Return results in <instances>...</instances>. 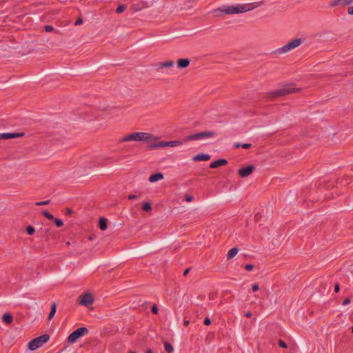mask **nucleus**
I'll return each mask as SVG.
<instances>
[{
    "label": "nucleus",
    "mask_w": 353,
    "mask_h": 353,
    "mask_svg": "<svg viewBox=\"0 0 353 353\" xmlns=\"http://www.w3.org/2000/svg\"><path fill=\"white\" fill-rule=\"evenodd\" d=\"M256 8L254 3L223 6L213 11L214 16L221 17L223 14H234L244 13Z\"/></svg>",
    "instance_id": "1"
},
{
    "label": "nucleus",
    "mask_w": 353,
    "mask_h": 353,
    "mask_svg": "<svg viewBox=\"0 0 353 353\" xmlns=\"http://www.w3.org/2000/svg\"><path fill=\"white\" fill-rule=\"evenodd\" d=\"M159 138L150 133L136 132L129 134L122 138L121 140L122 142H129L132 141H143L145 143H152L157 141Z\"/></svg>",
    "instance_id": "2"
},
{
    "label": "nucleus",
    "mask_w": 353,
    "mask_h": 353,
    "mask_svg": "<svg viewBox=\"0 0 353 353\" xmlns=\"http://www.w3.org/2000/svg\"><path fill=\"white\" fill-rule=\"evenodd\" d=\"M49 339L50 336L48 334H43L37 337L28 343V348L32 351L35 350L43 346Z\"/></svg>",
    "instance_id": "3"
},
{
    "label": "nucleus",
    "mask_w": 353,
    "mask_h": 353,
    "mask_svg": "<svg viewBox=\"0 0 353 353\" xmlns=\"http://www.w3.org/2000/svg\"><path fill=\"white\" fill-rule=\"evenodd\" d=\"M301 44V40L300 39H295L288 42L286 45L283 46V47L277 49L276 52L278 54H284L299 47Z\"/></svg>",
    "instance_id": "4"
},
{
    "label": "nucleus",
    "mask_w": 353,
    "mask_h": 353,
    "mask_svg": "<svg viewBox=\"0 0 353 353\" xmlns=\"http://www.w3.org/2000/svg\"><path fill=\"white\" fill-rule=\"evenodd\" d=\"M88 334V330L85 327H79L77 330H75L74 332H72L68 336V341L70 343H75L78 339L80 337Z\"/></svg>",
    "instance_id": "5"
},
{
    "label": "nucleus",
    "mask_w": 353,
    "mask_h": 353,
    "mask_svg": "<svg viewBox=\"0 0 353 353\" xmlns=\"http://www.w3.org/2000/svg\"><path fill=\"white\" fill-rule=\"evenodd\" d=\"M299 90L298 88H294L291 86H286L283 88L279 89L269 94L270 98H276L286 94H292Z\"/></svg>",
    "instance_id": "6"
},
{
    "label": "nucleus",
    "mask_w": 353,
    "mask_h": 353,
    "mask_svg": "<svg viewBox=\"0 0 353 353\" xmlns=\"http://www.w3.org/2000/svg\"><path fill=\"white\" fill-rule=\"evenodd\" d=\"M215 136V133L210 131L199 132L187 136L185 141H195L199 139H204Z\"/></svg>",
    "instance_id": "7"
},
{
    "label": "nucleus",
    "mask_w": 353,
    "mask_h": 353,
    "mask_svg": "<svg viewBox=\"0 0 353 353\" xmlns=\"http://www.w3.org/2000/svg\"><path fill=\"white\" fill-rule=\"evenodd\" d=\"M182 144L181 141H160L156 143H151L150 145V149H157L165 146L176 147Z\"/></svg>",
    "instance_id": "8"
},
{
    "label": "nucleus",
    "mask_w": 353,
    "mask_h": 353,
    "mask_svg": "<svg viewBox=\"0 0 353 353\" xmlns=\"http://www.w3.org/2000/svg\"><path fill=\"white\" fill-rule=\"evenodd\" d=\"M94 302V298L92 294L87 292L79 297V304L85 307H89Z\"/></svg>",
    "instance_id": "9"
},
{
    "label": "nucleus",
    "mask_w": 353,
    "mask_h": 353,
    "mask_svg": "<svg viewBox=\"0 0 353 353\" xmlns=\"http://www.w3.org/2000/svg\"><path fill=\"white\" fill-rule=\"evenodd\" d=\"M254 165H250L247 167L240 168L238 171V174L241 177L245 178L250 175L254 171Z\"/></svg>",
    "instance_id": "10"
},
{
    "label": "nucleus",
    "mask_w": 353,
    "mask_h": 353,
    "mask_svg": "<svg viewBox=\"0 0 353 353\" xmlns=\"http://www.w3.org/2000/svg\"><path fill=\"white\" fill-rule=\"evenodd\" d=\"M353 2V0H333L330 3V6H346L350 5Z\"/></svg>",
    "instance_id": "11"
},
{
    "label": "nucleus",
    "mask_w": 353,
    "mask_h": 353,
    "mask_svg": "<svg viewBox=\"0 0 353 353\" xmlns=\"http://www.w3.org/2000/svg\"><path fill=\"white\" fill-rule=\"evenodd\" d=\"M228 163V161L225 159H221L217 161H213L211 163L210 167L211 168H217L221 166H223Z\"/></svg>",
    "instance_id": "12"
},
{
    "label": "nucleus",
    "mask_w": 353,
    "mask_h": 353,
    "mask_svg": "<svg viewBox=\"0 0 353 353\" xmlns=\"http://www.w3.org/2000/svg\"><path fill=\"white\" fill-rule=\"evenodd\" d=\"M210 159V156L209 154H199L195 155L192 160L194 161H206Z\"/></svg>",
    "instance_id": "13"
},
{
    "label": "nucleus",
    "mask_w": 353,
    "mask_h": 353,
    "mask_svg": "<svg viewBox=\"0 0 353 353\" xmlns=\"http://www.w3.org/2000/svg\"><path fill=\"white\" fill-rule=\"evenodd\" d=\"M19 136L20 134L17 133H0V139H10Z\"/></svg>",
    "instance_id": "14"
},
{
    "label": "nucleus",
    "mask_w": 353,
    "mask_h": 353,
    "mask_svg": "<svg viewBox=\"0 0 353 353\" xmlns=\"http://www.w3.org/2000/svg\"><path fill=\"white\" fill-rule=\"evenodd\" d=\"M163 179V175L161 173H156L154 174L150 175L149 177V181L151 183H154L158 181H160Z\"/></svg>",
    "instance_id": "15"
},
{
    "label": "nucleus",
    "mask_w": 353,
    "mask_h": 353,
    "mask_svg": "<svg viewBox=\"0 0 353 353\" xmlns=\"http://www.w3.org/2000/svg\"><path fill=\"white\" fill-rule=\"evenodd\" d=\"M190 64V61L188 59H181L178 61V67L180 68H185Z\"/></svg>",
    "instance_id": "16"
},
{
    "label": "nucleus",
    "mask_w": 353,
    "mask_h": 353,
    "mask_svg": "<svg viewBox=\"0 0 353 353\" xmlns=\"http://www.w3.org/2000/svg\"><path fill=\"white\" fill-rule=\"evenodd\" d=\"M174 63L173 61H166L160 63L159 66L160 68H171V67L174 66Z\"/></svg>",
    "instance_id": "17"
},
{
    "label": "nucleus",
    "mask_w": 353,
    "mask_h": 353,
    "mask_svg": "<svg viewBox=\"0 0 353 353\" xmlns=\"http://www.w3.org/2000/svg\"><path fill=\"white\" fill-rule=\"evenodd\" d=\"M99 225L101 230H105L107 229V219L103 217L100 218Z\"/></svg>",
    "instance_id": "18"
},
{
    "label": "nucleus",
    "mask_w": 353,
    "mask_h": 353,
    "mask_svg": "<svg viewBox=\"0 0 353 353\" xmlns=\"http://www.w3.org/2000/svg\"><path fill=\"white\" fill-rule=\"evenodd\" d=\"M2 321L6 324H10L12 321V316L8 313H6L2 316Z\"/></svg>",
    "instance_id": "19"
},
{
    "label": "nucleus",
    "mask_w": 353,
    "mask_h": 353,
    "mask_svg": "<svg viewBox=\"0 0 353 353\" xmlns=\"http://www.w3.org/2000/svg\"><path fill=\"white\" fill-rule=\"evenodd\" d=\"M238 248H233L228 253V259H231L234 258L238 253Z\"/></svg>",
    "instance_id": "20"
},
{
    "label": "nucleus",
    "mask_w": 353,
    "mask_h": 353,
    "mask_svg": "<svg viewBox=\"0 0 353 353\" xmlns=\"http://www.w3.org/2000/svg\"><path fill=\"white\" fill-rule=\"evenodd\" d=\"M56 311H57V305H56L55 303H54L52 305V306H51V310H50V313L48 314V318L49 320L52 319L54 317V314L56 313Z\"/></svg>",
    "instance_id": "21"
},
{
    "label": "nucleus",
    "mask_w": 353,
    "mask_h": 353,
    "mask_svg": "<svg viewBox=\"0 0 353 353\" xmlns=\"http://www.w3.org/2000/svg\"><path fill=\"white\" fill-rule=\"evenodd\" d=\"M164 347H165V350L168 353H172L173 352L172 345L170 343H168V342H165L164 343Z\"/></svg>",
    "instance_id": "22"
},
{
    "label": "nucleus",
    "mask_w": 353,
    "mask_h": 353,
    "mask_svg": "<svg viewBox=\"0 0 353 353\" xmlns=\"http://www.w3.org/2000/svg\"><path fill=\"white\" fill-rule=\"evenodd\" d=\"M142 209L146 212L150 211L152 210L150 203L148 202L143 203Z\"/></svg>",
    "instance_id": "23"
},
{
    "label": "nucleus",
    "mask_w": 353,
    "mask_h": 353,
    "mask_svg": "<svg viewBox=\"0 0 353 353\" xmlns=\"http://www.w3.org/2000/svg\"><path fill=\"white\" fill-rule=\"evenodd\" d=\"M126 8V6L125 5H120L116 10V12L118 14H120L123 12Z\"/></svg>",
    "instance_id": "24"
},
{
    "label": "nucleus",
    "mask_w": 353,
    "mask_h": 353,
    "mask_svg": "<svg viewBox=\"0 0 353 353\" xmlns=\"http://www.w3.org/2000/svg\"><path fill=\"white\" fill-rule=\"evenodd\" d=\"M43 214L49 220H53L54 219L53 215L51 214L50 212H48L47 211H43Z\"/></svg>",
    "instance_id": "25"
},
{
    "label": "nucleus",
    "mask_w": 353,
    "mask_h": 353,
    "mask_svg": "<svg viewBox=\"0 0 353 353\" xmlns=\"http://www.w3.org/2000/svg\"><path fill=\"white\" fill-rule=\"evenodd\" d=\"M26 230H27V233L30 235L33 234L34 232V228L31 225L28 226L26 228Z\"/></svg>",
    "instance_id": "26"
},
{
    "label": "nucleus",
    "mask_w": 353,
    "mask_h": 353,
    "mask_svg": "<svg viewBox=\"0 0 353 353\" xmlns=\"http://www.w3.org/2000/svg\"><path fill=\"white\" fill-rule=\"evenodd\" d=\"M54 223L57 225V227H58V228H60L63 225V221L59 219H55Z\"/></svg>",
    "instance_id": "27"
},
{
    "label": "nucleus",
    "mask_w": 353,
    "mask_h": 353,
    "mask_svg": "<svg viewBox=\"0 0 353 353\" xmlns=\"http://www.w3.org/2000/svg\"><path fill=\"white\" fill-rule=\"evenodd\" d=\"M50 202V200H46V201H39V202L36 203V205H45L49 204Z\"/></svg>",
    "instance_id": "28"
},
{
    "label": "nucleus",
    "mask_w": 353,
    "mask_h": 353,
    "mask_svg": "<svg viewBox=\"0 0 353 353\" xmlns=\"http://www.w3.org/2000/svg\"><path fill=\"white\" fill-rule=\"evenodd\" d=\"M46 32H50L53 31L54 28L52 26L47 25L44 27Z\"/></svg>",
    "instance_id": "29"
},
{
    "label": "nucleus",
    "mask_w": 353,
    "mask_h": 353,
    "mask_svg": "<svg viewBox=\"0 0 353 353\" xmlns=\"http://www.w3.org/2000/svg\"><path fill=\"white\" fill-rule=\"evenodd\" d=\"M279 345L282 348H287L286 343L285 341H282V340H279Z\"/></svg>",
    "instance_id": "30"
},
{
    "label": "nucleus",
    "mask_w": 353,
    "mask_h": 353,
    "mask_svg": "<svg viewBox=\"0 0 353 353\" xmlns=\"http://www.w3.org/2000/svg\"><path fill=\"white\" fill-rule=\"evenodd\" d=\"M254 266L252 264H247L245 267V270L248 271H251L253 270Z\"/></svg>",
    "instance_id": "31"
},
{
    "label": "nucleus",
    "mask_w": 353,
    "mask_h": 353,
    "mask_svg": "<svg viewBox=\"0 0 353 353\" xmlns=\"http://www.w3.org/2000/svg\"><path fill=\"white\" fill-rule=\"evenodd\" d=\"M252 290L253 292H256L259 290V285L256 283H254L252 285Z\"/></svg>",
    "instance_id": "32"
},
{
    "label": "nucleus",
    "mask_w": 353,
    "mask_h": 353,
    "mask_svg": "<svg viewBox=\"0 0 353 353\" xmlns=\"http://www.w3.org/2000/svg\"><path fill=\"white\" fill-rule=\"evenodd\" d=\"M185 200L187 202H190V201H192L193 200V196H190V195H186L185 198Z\"/></svg>",
    "instance_id": "33"
},
{
    "label": "nucleus",
    "mask_w": 353,
    "mask_h": 353,
    "mask_svg": "<svg viewBox=\"0 0 353 353\" xmlns=\"http://www.w3.org/2000/svg\"><path fill=\"white\" fill-rule=\"evenodd\" d=\"M211 323V321L208 317H206L204 320V324L206 325H209Z\"/></svg>",
    "instance_id": "34"
},
{
    "label": "nucleus",
    "mask_w": 353,
    "mask_h": 353,
    "mask_svg": "<svg viewBox=\"0 0 353 353\" xmlns=\"http://www.w3.org/2000/svg\"><path fill=\"white\" fill-rule=\"evenodd\" d=\"M152 312L154 313V314H157L158 313V308L156 305H153L152 307Z\"/></svg>",
    "instance_id": "35"
},
{
    "label": "nucleus",
    "mask_w": 353,
    "mask_h": 353,
    "mask_svg": "<svg viewBox=\"0 0 353 353\" xmlns=\"http://www.w3.org/2000/svg\"><path fill=\"white\" fill-rule=\"evenodd\" d=\"M347 12L350 15H353V6H350L347 8Z\"/></svg>",
    "instance_id": "36"
},
{
    "label": "nucleus",
    "mask_w": 353,
    "mask_h": 353,
    "mask_svg": "<svg viewBox=\"0 0 353 353\" xmlns=\"http://www.w3.org/2000/svg\"><path fill=\"white\" fill-rule=\"evenodd\" d=\"M251 145L250 143H243L241 145V147L244 149L250 148Z\"/></svg>",
    "instance_id": "37"
},
{
    "label": "nucleus",
    "mask_w": 353,
    "mask_h": 353,
    "mask_svg": "<svg viewBox=\"0 0 353 353\" xmlns=\"http://www.w3.org/2000/svg\"><path fill=\"white\" fill-rule=\"evenodd\" d=\"M137 197H138V196H137V195H136V194H130V195H128V199H129L130 200L135 199H137Z\"/></svg>",
    "instance_id": "38"
},
{
    "label": "nucleus",
    "mask_w": 353,
    "mask_h": 353,
    "mask_svg": "<svg viewBox=\"0 0 353 353\" xmlns=\"http://www.w3.org/2000/svg\"><path fill=\"white\" fill-rule=\"evenodd\" d=\"M82 23H83V20H82L81 19H78L75 21V26H79V25H81Z\"/></svg>",
    "instance_id": "39"
},
{
    "label": "nucleus",
    "mask_w": 353,
    "mask_h": 353,
    "mask_svg": "<svg viewBox=\"0 0 353 353\" xmlns=\"http://www.w3.org/2000/svg\"><path fill=\"white\" fill-rule=\"evenodd\" d=\"M350 302V300L349 299H345L343 302V305H346L349 304Z\"/></svg>",
    "instance_id": "40"
},
{
    "label": "nucleus",
    "mask_w": 353,
    "mask_h": 353,
    "mask_svg": "<svg viewBox=\"0 0 353 353\" xmlns=\"http://www.w3.org/2000/svg\"><path fill=\"white\" fill-rule=\"evenodd\" d=\"M339 290H340L339 285V284H336L335 286H334V291L336 292H339Z\"/></svg>",
    "instance_id": "41"
},
{
    "label": "nucleus",
    "mask_w": 353,
    "mask_h": 353,
    "mask_svg": "<svg viewBox=\"0 0 353 353\" xmlns=\"http://www.w3.org/2000/svg\"><path fill=\"white\" fill-rule=\"evenodd\" d=\"M72 213V210L70 208H67L66 209V214H70Z\"/></svg>",
    "instance_id": "42"
},
{
    "label": "nucleus",
    "mask_w": 353,
    "mask_h": 353,
    "mask_svg": "<svg viewBox=\"0 0 353 353\" xmlns=\"http://www.w3.org/2000/svg\"><path fill=\"white\" fill-rule=\"evenodd\" d=\"M252 313H251L250 312H247L245 313V316H246V317H248V318H250V317L252 316Z\"/></svg>",
    "instance_id": "43"
},
{
    "label": "nucleus",
    "mask_w": 353,
    "mask_h": 353,
    "mask_svg": "<svg viewBox=\"0 0 353 353\" xmlns=\"http://www.w3.org/2000/svg\"><path fill=\"white\" fill-rule=\"evenodd\" d=\"M189 271H190V269H189V268L186 269V270L184 271V272H183V275H184V276L188 275V274L189 273Z\"/></svg>",
    "instance_id": "44"
},
{
    "label": "nucleus",
    "mask_w": 353,
    "mask_h": 353,
    "mask_svg": "<svg viewBox=\"0 0 353 353\" xmlns=\"http://www.w3.org/2000/svg\"><path fill=\"white\" fill-rule=\"evenodd\" d=\"M234 146L237 148H239L241 146V145L240 143H234Z\"/></svg>",
    "instance_id": "45"
},
{
    "label": "nucleus",
    "mask_w": 353,
    "mask_h": 353,
    "mask_svg": "<svg viewBox=\"0 0 353 353\" xmlns=\"http://www.w3.org/2000/svg\"><path fill=\"white\" fill-rule=\"evenodd\" d=\"M190 323V321L188 320H185L184 321V325L188 326Z\"/></svg>",
    "instance_id": "46"
},
{
    "label": "nucleus",
    "mask_w": 353,
    "mask_h": 353,
    "mask_svg": "<svg viewBox=\"0 0 353 353\" xmlns=\"http://www.w3.org/2000/svg\"><path fill=\"white\" fill-rule=\"evenodd\" d=\"M146 353H152V351L151 350H148L146 351Z\"/></svg>",
    "instance_id": "47"
},
{
    "label": "nucleus",
    "mask_w": 353,
    "mask_h": 353,
    "mask_svg": "<svg viewBox=\"0 0 353 353\" xmlns=\"http://www.w3.org/2000/svg\"><path fill=\"white\" fill-rule=\"evenodd\" d=\"M352 332L353 333V326L351 327Z\"/></svg>",
    "instance_id": "48"
},
{
    "label": "nucleus",
    "mask_w": 353,
    "mask_h": 353,
    "mask_svg": "<svg viewBox=\"0 0 353 353\" xmlns=\"http://www.w3.org/2000/svg\"><path fill=\"white\" fill-rule=\"evenodd\" d=\"M130 353H136V352L134 351H131V352H130Z\"/></svg>",
    "instance_id": "49"
}]
</instances>
